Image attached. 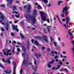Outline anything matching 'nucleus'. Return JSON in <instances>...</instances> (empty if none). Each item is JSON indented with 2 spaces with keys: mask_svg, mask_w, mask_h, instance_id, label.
Wrapping results in <instances>:
<instances>
[{
  "mask_svg": "<svg viewBox=\"0 0 74 74\" xmlns=\"http://www.w3.org/2000/svg\"><path fill=\"white\" fill-rule=\"evenodd\" d=\"M37 15V10H34L33 13V16L31 17L29 15L25 14V17L26 18L28 21H30V19L33 23H36V19L35 18V17Z\"/></svg>",
  "mask_w": 74,
  "mask_h": 74,
  "instance_id": "nucleus-1",
  "label": "nucleus"
},
{
  "mask_svg": "<svg viewBox=\"0 0 74 74\" xmlns=\"http://www.w3.org/2000/svg\"><path fill=\"white\" fill-rule=\"evenodd\" d=\"M40 14L42 21H45L47 19V18H46L47 14L44 12L42 11H40Z\"/></svg>",
  "mask_w": 74,
  "mask_h": 74,
  "instance_id": "nucleus-2",
  "label": "nucleus"
},
{
  "mask_svg": "<svg viewBox=\"0 0 74 74\" xmlns=\"http://www.w3.org/2000/svg\"><path fill=\"white\" fill-rule=\"evenodd\" d=\"M34 65H32V69L34 70V71H36V70L37 69L38 66L37 65H36V61L34 59Z\"/></svg>",
  "mask_w": 74,
  "mask_h": 74,
  "instance_id": "nucleus-3",
  "label": "nucleus"
},
{
  "mask_svg": "<svg viewBox=\"0 0 74 74\" xmlns=\"http://www.w3.org/2000/svg\"><path fill=\"white\" fill-rule=\"evenodd\" d=\"M12 58V57H9L6 61H5V60H4V59L3 58L2 59V61L3 62H5L6 63H8V62L9 63V64H10L11 63V61H10V60Z\"/></svg>",
  "mask_w": 74,
  "mask_h": 74,
  "instance_id": "nucleus-4",
  "label": "nucleus"
},
{
  "mask_svg": "<svg viewBox=\"0 0 74 74\" xmlns=\"http://www.w3.org/2000/svg\"><path fill=\"white\" fill-rule=\"evenodd\" d=\"M6 51H7L6 53L4 51V55H6L7 56H8V55H9V53H8V52H11V50L10 49H7Z\"/></svg>",
  "mask_w": 74,
  "mask_h": 74,
  "instance_id": "nucleus-5",
  "label": "nucleus"
},
{
  "mask_svg": "<svg viewBox=\"0 0 74 74\" xmlns=\"http://www.w3.org/2000/svg\"><path fill=\"white\" fill-rule=\"evenodd\" d=\"M54 62H55V60H52L51 62H49V63L47 64V66L49 68H51V64H52V63H53Z\"/></svg>",
  "mask_w": 74,
  "mask_h": 74,
  "instance_id": "nucleus-6",
  "label": "nucleus"
},
{
  "mask_svg": "<svg viewBox=\"0 0 74 74\" xmlns=\"http://www.w3.org/2000/svg\"><path fill=\"white\" fill-rule=\"evenodd\" d=\"M0 16H1V19L3 20H4L5 19V17L3 15L1 12H0Z\"/></svg>",
  "mask_w": 74,
  "mask_h": 74,
  "instance_id": "nucleus-7",
  "label": "nucleus"
},
{
  "mask_svg": "<svg viewBox=\"0 0 74 74\" xmlns=\"http://www.w3.org/2000/svg\"><path fill=\"white\" fill-rule=\"evenodd\" d=\"M12 27L13 29H15V30H16V31H17V32H19V30H18V29H17V25L15 26L14 25H12Z\"/></svg>",
  "mask_w": 74,
  "mask_h": 74,
  "instance_id": "nucleus-8",
  "label": "nucleus"
},
{
  "mask_svg": "<svg viewBox=\"0 0 74 74\" xmlns=\"http://www.w3.org/2000/svg\"><path fill=\"white\" fill-rule=\"evenodd\" d=\"M27 9L29 10L27 11L28 12H31V11H30V10L31 9V6H30V5H27Z\"/></svg>",
  "mask_w": 74,
  "mask_h": 74,
  "instance_id": "nucleus-9",
  "label": "nucleus"
},
{
  "mask_svg": "<svg viewBox=\"0 0 74 74\" xmlns=\"http://www.w3.org/2000/svg\"><path fill=\"white\" fill-rule=\"evenodd\" d=\"M5 29L7 31L8 29V21H7L6 23H5Z\"/></svg>",
  "mask_w": 74,
  "mask_h": 74,
  "instance_id": "nucleus-10",
  "label": "nucleus"
},
{
  "mask_svg": "<svg viewBox=\"0 0 74 74\" xmlns=\"http://www.w3.org/2000/svg\"><path fill=\"white\" fill-rule=\"evenodd\" d=\"M35 55L36 56L37 59H38V58H40V57L41 56V54L39 53H35Z\"/></svg>",
  "mask_w": 74,
  "mask_h": 74,
  "instance_id": "nucleus-11",
  "label": "nucleus"
},
{
  "mask_svg": "<svg viewBox=\"0 0 74 74\" xmlns=\"http://www.w3.org/2000/svg\"><path fill=\"white\" fill-rule=\"evenodd\" d=\"M12 64L14 65V70H13V74H15V63L14 62H13Z\"/></svg>",
  "mask_w": 74,
  "mask_h": 74,
  "instance_id": "nucleus-12",
  "label": "nucleus"
},
{
  "mask_svg": "<svg viewBox=\"0 0 74 74\" xmlns=\"http://www.w3.org/2000/svg\"><path fill=\"white\" fill-rule=\"evenodd\" d=\"M60 65H58V67L57 68H55V67H53L52 68V69L53 70H58V69H60Z\"/></svg>",
  "mask_w": 74,
  "mask_h": 74,
  "instance_id": "nucleus-13",
  "label": "nucleus"
},
{
  "mask_svg": "<svg viewBox=\"0 0 74 74\" xmlns=\"http://www.w3.org/2000/svg\"><path fill=\"white\" fill-rule=\"evenodd\" d=\"M67 11V7H65L63 8V10H62V13H64V12H66Z\"/></svg>",
  "mask_w": 74,
  "mask_h": 74,
  "instance_id": "nucleus-14",
  "label": "nucleus"
},
{
  "mask_svg": "<svg viewBox=\"0 0 74 74\" xmlns=\"http://www.w3.org/2000/svg\"><path fill=\"white\" fill-rule=\"evenodd\" d=\"M28 60L25 59L24 60V61H23V64H28Z\"/></svg>",
  "mask_w": 74,
  "mask_h": 74,
  "instance_id": "nucleus-15",
  "label": "nucleus"
},
{
  "mask_svg": "<svg viewBox=\"0 0 74 74\" xmlns=\"http://www.w3.org/2000/svg\"><path fill=\"white\" fill-rule=\"evenodd\" d=\"M47 36H43V38L44 39V41H45L46 42H47L48 43V40H47L46 38H47Z\"/></svg>",
  "mask_w": 74,
  "mask_h": 74,
  "instance_id": "nucleus-16",
  "label": "nucleus"
},
{
  "mask_svg": "<svg viewBox=\"0 0 74 74\" xmlns=\"http://www.w3.org/2000/svg\"><path fill=\"white\" fill-rule=\"evenodd\" d=\"M5 73H8V74H10V73H11V70H7V71H5Z\"/></svg>",
  "mask_w": 74,
  "mask_h": 74,
  "instance_id": "nucleus-17",
  "label": "nucleus"
},
{
  "mask_svg": "<svg viewBox=\"0 0 74 74\" xmlns=\"http://www.w3.org/2000/svg\"><path fill=\"white\" fill-rule=\"evenodd\" d=\"M35 44L37 46H38L39 45V43L36 40L35 41Z\"/></svg>",
  "mask_w": 74,
  "mask_h": 74,
  "instance_id": "nucleus-18",
  "label": "nucleus"
},
{
  "mask_svg": "<svg viewBox=\"0 0 74 74\" xmlns=\"http://www.w3.org/2000/svg\"><path fill=\"white\" fill-rule=\"evenodd\" d=\"M51 29V27L50 26H48L47 27V29L48 32H50V29Z\"/></svg>",
  "mask_w": 74,
  "mask_h": 74,
  "instance_id": "nucleus-19",
  "label": "nucleus"
},
{
  "mask_svg": "<svg viewBox=\"0 0 74 74\" xmlns=\"http://www.w3.org/2000/svg\"><path fill=\"white\" fill-rule=\"evenodd\" d=\"M56 16L58 18L59 22H60V23H61V24H63V23L61 22V21H60V19H59V16L58 15H56Z\"/></svg>",
  "mask_w": 74,
  "mask_h": 74,
  "instance_id": "nucleus-20",
  "label": "nucleus"
},
{
  "mask_svg": "<svg viewBox=\"0 0 74 74\" xmlns=\"http://www.w3.org/2000/svg\"><path fill=\"white\" fill-rule=\"evenodd\" d=\"M42 1L45 4H47L48 3V0H42Z\"/></svg>",
  "mask_w": 74,
  "mask_h": 74,
  "instance_id": "nucleus-21",
  "label": "nucleus"
},
{
  "mask_svg": "<svg viewBox=\"0 0 74 74\" xmlns=\"http://www.w3.org/2000/svg\"><path fill=\"white\" fill-rule=\"evenodd\" d=\"M12 8L13 11H14L15 10H16V8L15 6H12Z\"/></svg>",
  "mask_w": 74,
  "mask_h": 74,
  "instance_id": "nucleus-22",
  "label": "nucleus"
},
{
  "mask_svg": "<svg viewBox=\"0 0 74 74\" xmlns=\"http://www.w3.org/2000/svg\"><path fill=\"white\" fill-rule=\"evenodd\" d=\"M53 42L54 45V46H55V47H56V46H57V42H56L53 41Z\"/></svg>",
  "mask_w": 74,
  "mask_h": 74,
  "instance_id": "nucleus-23",
  "label": "nucleus"
},
{
  "mask_svg": "<svg viewBox=\"0 0 74 74\" xmlns=\"http://www.w3.org/2000/svg\"><path fill=\"white\" fill-rule=\"evenodd\" d=\"M7 1H9V3H8V5L9 4H11V3H12V0H7Z\"/></svg>",
  "mask_w": 74,
  "mask_h": 74,
  "instance_id": "nucleus-24",
  "label": "nucleus"
},
{
  "mask_svg": "<svg viewBox=\"0 0 74 74\" xmlns=\"http://www.w3.org/2000/svg\"><path fill=\"white\" fill-rule=\"evenodd\" d=\"M66 21L67 22H69L70 21V17H67L66 18Z\"/></svg>",
  "mask_w": 74,
  "mask_h": 74,
  "instance_id": "nucleus-25",
  "label": "nucleus"
},
{
  "mask_svg": "<svg viewBox=\"0 0 74 74\" xmlns=\"http://www.w3.org/2000/svg\"><path fill=\"white\" fill-rule=\"evenodd\" d=\"M22 49L23 51H24L25 52L26 49H25V48L24 46H22Z\"/></svg>",
  "mask_w": 74,
  "mask_h": 74,
  "instance_id": "nucleus-26",
  "label": "nucleus"
},
{
  "mask_svg": "<svg viewBox=\"0 0 74 74\" xmlns=\"http://www.w3.org/2000/svg\"><path fill=\"white\" fill-rule=\"evenodd\" d=\"M63 3V2L62 1H58V5H60V4H61V3Z\"/></svg>",
  "mask_w": 74,
  "mask_h": 74,
  "instance_id": "nucleus-27",
  "label": "nucleus"
},
{
  "mask_svg": "<svg viewBox=\"0 0 74 74\" xmlns=\"http://www.w3.org/2000/svg\"><path fill=\"white\" fill-rule=\"evenodd\" d=\"M10 35H11V36H13V37L15 36V34H14V33L12 32L10 33Z\"/></svg>",
  "mask_w": 74,
  "mask_h": 74,
  "instance_id": "nucleus-28",
  "label": "nucleus"
},
{
  "mask_svg": "<svg viewBox=\"0 0 74 74\" xmlns=\"http://www.w3.org/2000/svg\"><path fill=\"white\" fill-rule=\"evenodd\" d=\"M69 33L70 36H73V32H69Z\"/></svg>",
  "mask_w": 74,
  "mask_h": 74,
  "instance_id": "nucleus-29",
  "label": "nucleus"
},
{
  "mask_svg": "<svg viewBox=\"0 0 74 74\" xmlns=\"http://www.w3.org/2000/svg\"><path fill=\"white\" fill-rule=\"evenodd\" d=\"M37 8L39 10H40V9H41L42 8L41 7H40V6L39 5H38V6L37 7Z\"/></svg>",
  "mask_w": 74,
  "mask_h": 74,
  "instance_id": "nucleus-30",
  "label": "nucleus"
},
{
  "mask_svg": "<svg viewBox=\"0 0 74 74\" xmlns=\"http://www.w3.org/2000/svg\"><path fill=\"white\" fill-rule=\"evenodd\" d=\"M20 36H21V37L22 38H24V37L23 36V35H22V33H20Z\"/></svg>",
  "mask_w": 74,
  "mask_h": 74,
  "instance_id": "nucleus-31",
  "label": "nucleus"
},
{
  "mask_svg": "<svg viewBox=\"0 0 74 74\" xmlns=\"http://www.w3.org/2000/svg\"><path fill=\"white\" fill-rule=\"evenodd\" d=\"M0 7H5V5L3 4L0 5Z\"/></svg>",
  "mask_w": 74,
  "mask_h": 74,
  "instance_id": "nucleus-32",
  "label": "nucleus"
},
{
  "mask_svg": "<svg viewBox=\"0 0 74 74\" xmlns=\"http://www.w3.org/2000/svg\"><path fill=\"white\" fill-rule=\"evenodd\" d=\"M22 71H23V70H22V69H21L20 71V73L22 74Z\"/></svg>",
  "mask_w": 74,
  "mask_h": 74,
  "instance_id": "nucleus-33",
  "label": "nucleus"
},
{
  "mask_svg": "<svg viewBox=\"0 0 74 74\" xmlns=\"http://www.w3.org/2000/svg\"><path fill=\"white\" fill-rule=\"evenodd\" d=\"M17 44H18V45H21L22 44V43L19 42H17Z\"/></svg>",
  "mask_w": 74,
  "mask_h": 74,
  "instance_id": "nucleus-34",
  "label": "nucleus"
},
{
  "mask_svg": "<svg viewBox=\"0 0 74 74\" xmlns=\"http://www.w3.org/2000/svg\"><path fill=\"white\" fill-rule=\"evenodd\" d=\"M65 12V14L66 16L67 15L69 14L67 13V11L66 12Z\"/></svg>",
  "mask_w": 74,
  "mask_h": 74,
  "instance_id": "nucleus-35",
  "label": "nucleus"
},
{
  "mask_svg": "<svg viewBox=\"0 0 74 74\" xmlns=\"http://www.w3.org/2000/svg\"><path fill=\"white\" fill-rule=\"evenodd\" d=\"M36 38L37 39H38V40H39V39H40V38H41V37L37 36L36 37Z\"/></svg>",
  "mask_w": 74,
  "mask_h": 74,
  "instance_id": "nucleus-36",
  "label": "nucleus"
},
{
  "mask_svg": "<svg viewBox=\"0 0 74 74\" xmlns=\"http://www.w3.org/2000/svg\"><path fill=\"white\" fill-rule=\"evenodd\" d=\"M0 22L1 23L2 25H4V23H3V21H2V20H0Z\"/></svg>",
  "mask_w": 74,
  "mask_h": 74,
  "instance_id": "nucleus-37",
  "label": "nucleus"
},
{
  "mask_svg": "<svg viewBox=\"0 0 74 74\" xmlns=\"http://www.w3.org/2000/svg\"><path fill=\"white\" fill-rule=\"evenodd\" d=\"M63 71H66V72H67V71H68V70H67L66 69H63Z\"/></svg>",
  "mask_w": 74,
  "mask_h": 74,
  "instance_id": "nucleus-38",
  "label": "nucleus"
},
{
  "mask_svg": "<svg viewBox=\"0 0 74 74\" xmlns=\"http://www.w3.org/2000/svg\"><path fill=\"white\" fill-rule=\"evenodd\" d=\"M59 57V56H58V55H57V56H56L55 57H54V58L55 59H56L57 58H58Z\"/></svg>",
  "mask_w": 74,
  "mask_h": 74,
  "instance_id": "nucleus-39",
  "label": "nucleus"
},
{
  "mask_svg": "<svg viewBox=\"0 0 74 74\" xmlns=\"http://www.w3.org/2000/svg\"><path fill=\"white\" fill-rule=\"evenodd\" d=\"M13 13H15V14H18V12L15 11H13Z\"/></svg>",
  "mask_w": 74,
  "mask_h": 74,
  "instance_id": "nucleus-40",
  "label": "nucleus"
},
{
  "mask_svg": "<svg viewBox=\"0 0 74 74\" xmlns=\"http://www.w3.org/2000/svg\"><path fill=\"white\" fill-rule=\"evenodd\" d=\"M15 16H16V18H19V14H18V15H15Z\"/></svg>",
  "mask_w": 74,
  "mask_h": 74,
  "instance_id": "nucleus-41",
  "label": "nucleus"
},
{
  "mask_svg": "<svg viewBox=\"0 0 74 74\" xmlns=\"http://www.w3.org/2000/svg\"><path fill=\"white\" fill-rule=\"evenodd\" d=\"M61 45H62V47H63L64 45V42H62L61 44Z\"/></svg>",
  "mask_w": 74,
  "mask_h": 74,
  "instance_id": "nucleus-42",
  "label": "nucleus"
},
{
  "mask_svg": "<svg viewBox=\"0 0 74 74\" xmlns=\"http://www.w3.org/2000/svg\"><path fill=\"white\" fill-rule=\"evenodd\" d=\"M17 50L18 52H20V49L19 48H17Z\"/></svg>",
  "mask_w": 74,
  "mask_h": 74,
  "instance_id": "nucleus-43",
  "label": "nucleus"
},
{
  "mask_svg": "<svg viewBox=\"0 0 74 74\" xmlns=\"http://www.w3.org/2000/svg\"><path fill=\"white\" fill-rule=\"evenodd\" d=\"M0 67H1V68H3V69L4 68V67H3V66L1 65V63H0Z\"/></svg>",
  "mask_w": 74,
  "mask_h": 74,
  "instance_id": "nucleus-44",
  "label": "nucleus"
},
{
  "mask_svg": "<svg viewBox=\"0 0 74 74\" xmlns=\"http://www.w3.org/2000/svg\"><path fill=\"white\" fill-rule=\"evenodd\" d=\"M14 50H15V48L13 47V50L12 51V52H13V53H14Z\"/></svg>",
  "mask_w": 74,
  "mask_h": 74,
  "instance_id": "nucleus-45",
  "label": "nucleus"
},
{
  "mask_svg": "<svg viewBox=\"0 0 74 74\" xmlns=\"http://www.w3.org/2000/svg\"><path fill=\"white\" fill-rule=\"evenodd\" d=\"M0 36L1 37H3V34L2 33H1Z\"/></svg>",
  "mask_w": 74,
  "mask_h": 74,
  "instance_id": "nucleus-46",
  "label": "nucleus"
},
{
  "mask_svg": "<svg viewBox=\"0 0 74 74\" xmlns=\"http://www.w3.org/2000/svg\"><path fill=\"white\" fill-rule=\"evenodd\" d=\"M61 16H62V17H64V14H61Z\"/></svg>",
  "mask_w": 74,
  "mask_h": 74,
  "instance_id": "nucleus-47",
  "label": "nucleus"
},
{
  "mask_svg": "<svg viewBox=\"0 0 74 74\" xmlns=\"http://www.w3.org/2000/svg\"><path fill=\"white\" fill-rule=\"evenodd\" d=\"M47 22H48V23H50L49 22V19H48L47 20Z\"/></svg>",
  "mask_w": 74,
  "mask_h": 74,
  "instance_id": "nucleus-48",
  "label": "nucleus"
},
{
  "mask_svg": "<svg viewBox=\"0 0 74 74\" xmlns=\"http://www.w3.org/2000/svg\"><path fill=\"white\" fill-rule=\"evenodd\" d=\"M62 62L61 60L60 61V64L61 65L62 64V62Z\"/></svg>",
  "mask_w": 74,
  "mask_h": 74,
  "instance_id": "nucleus-49",
  "label": "nucleus"
},
{
  "mask_svg": "<svg viewBox=\"0 0 74 74\" xmlns=\"http://www.w3.org/2000/svg\"><path fill=\"white\" fill-rule=\"evenodd\" d=\"M72 50L73 51V52H74V47H73L72 48Z\"/></svg>",
  "mask_w": 74,
  "mask_h": 74,
  "instance_id": "nucleus-50",
  "label": "nucleus"
},
{
  "mask_svg": "<svg viewBox=\"0 0 74 74\" xmlns=\"http://www.w3.org/2000/svg\"><path fill=\"white\" fill-rule=\"evenodd\" d=\"M48 5V7H51V4L49 3L48 5Z\"/></svg>",
  "mask_w": 74,
  "mask_h": 74,
  "instance_id": "nucleus-51",
  "label": "nucleus"
},
{
  "mask_svg": "<svg viewBox=\"0 0 74 74\" xmlns=\"http://www.w3.org/2000/svg\"><path fill=\"white\" fill-rule=\"evenodd\" d=\"M54 53H55V52H54V51H52L51 52V54L53 53V54Z\"/></svg>",
  "mask_w": 74,
  "mask_h": 74,
  "instance_id": "nucleus-52",
  "label": "nucleus"
},
{
  "mask_svg": "<svg viewBox=\"0 0 74 74\" xmlns=\"http://www.w3.org/2000/svg\"><path fill=\"white\" fill-rule=\"evenodd\" d=\"M64 26L65 27H67V26L65 24H64Z\"/></svg>",
  "mask_w": 74,
  "mask_h": 74,
  "instance_id": "nucleus-53",
  "label": "nucleus"
},
{
  "mask_svg": "<svg viewBox=\"0 0 74 74\" xmlns=\"http://www.w3.org/2000/svg\"><path fill=\"white\" fill-rule=\"evenodd\" d=\"M15 44V43H16V41H14V42L13 43V45H14V44Z\"/></svg>",
  "mask_w": 74,
  "mask_h": 74,
  "instance_id": "nucleus-54",
  "label": "nucleus"
},
{
  "mask_svg": "<svg viewBox=\"0 0 74 74\" xmlns=\"http://www.w3.org/2000/svg\"><path fill=\"white\" fill-rule=\"evenodd\" d=\"M43 32H46V29L45 28L43 29Z\"/></svg>",
  "mask_w": 74,
  "mask_h": 74,
  "instance_id": "nucleus-55",
  "label": "nucleus"
},
{
  "mask_svg": "<svg viewBox=\"0 0 74 74\" xmlns=\"http://www.w3.org/2000/svg\"><path fill=\"white\" fill-rule=\"evenodd\" d=\"M45 48V47H42V50H43V49H44Z\"/></svg>",
  "mask_w": 74,
  "mask_h": 74,
  "instance_id": "nucleus-56",
  "label": "nucleus"
},
{
  "mask_svg": "<svg viewBox=\"0 0 74 74\" xmlns=\"http://www.w3.org/2000/svg\"><path fill=\"white\" fill-rule=\"evenodd\" d=\"M1 30L2 31H4V29L3 28H1Z\"/></svg>",
  "mask_w": 74,
  "mask_h": 74,
  "instance_id": "nucleus-57",
  "label": "nucleus"
},
{
  "mask_svg": "<svg viewBox=\"0 0 74 74\" xmlns=\"http://www.w3.org/2000/svg\"><path fill=\"white\" fill-rule=\"evenodd\" d=\"M66 53V51H63L62 52V53H63V54H65Z\"/></svg>",
  "mask_w": 74,
  "mask_h": 74,
  "instance_id": "nucleus-58",
  "label": "nucleus"
},
{
  "mask_svg": "<svg viewBox=\"0 0 74 74\" xmlns=\"http://www.w3.org/2000/svg\"><path fill=\"white\" fill-rule=\"evenodd\" d=\"M50 38L51 41H52V38L51 36H50Z\"/></svg>",
  "mask_w": 74,
  "mask_h": 74,
  "instance_id": "nucleus-59",
  "label": "nucleus"
},
{
  "mask_svg": "<svg viewBox=\"0 0 74 74\" xmlns=\"http://www.w3.org/2000/svg\"><path fill=\"white\" fill-rule=\"evenodd\" d=\"M63 57L64 59H66V56H63Z\"/></svg>",
  "mask_w": 74,
  "mask_h": 74,
  "instance_id": "nucleus-60",
  "label": "nucleus"
},
{
  "mask_svg": "<svg viewBox=\"0 0 74 74\" xmlns=\"http://www.w3.org/2000/svg\"><path fill=\"white\" fill-rule=\"evenodd\" d=\"M58 40L59 41H60V38H58Z\"/></svg>",
  "mask_w": 74,
  "mask_h": 74,
  "instance_id": "nucleus-61",
  "label": "nucleus"
},
{
  "mask_svg": "<svg viewBox=\"0 0 74 74\" xmlns=\"http://www.w3.org/2000/svg\"><path fill=\"white\" fill-rule=\"evenodd\" d=\"M60 57H61V58H63V55H62V54H60Z\"/></svg>",
  "mask_w": 74,
  "mask_h": 74,
  "instance_id": "nucleus-62",
  "label": "nucleus"
},
{
  "mask_svg": "<svg viewBox=\"0 0 74 74\" xmlns=\"http://www.w3.org/2000/svg\"><path fill=\"white\" fill-rule=\"evenodd\" d=\"M19 1H16V3H19Z\"/></svg>",
  "mask_w": 74,
  "mask_h": 74,
  "instance_id": "nucleus-63",
  "label": "nucleus"
},
{
  "mask_svg": "<svg viewBox=\"0 0 74 74\" xmlns=\"http://www.w3.org/2000/svg\"><path fill=\"white\" fill-rule=\"evenodd\" d=\"M72 42L73 45V46H74V41H72Z\"/></svg>",
  "mask_w": 74,
  "mask_h": 74,
  "instance_id": "nucleus-64",
  "label": "nucleus"
}]
</instances>
